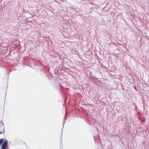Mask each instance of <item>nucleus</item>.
<instances>
[{
    "mask_svg": "<svg viewBox=\"0 0 149 149\" xmlns=\"http://www.w3.org/2000/svg\"><path fill=\"white\" fill-rule=\"evenodd\" d=\"M8 145V141L7 139H6L2 143L1 146V149H6Z\"/></svg>",
    "mask_w": 149,
    "mask_h": 149,
    "instance_id": "f257e3e1",
    "label": "nucleus"
},
{
    "mask_svg": "<svg viewBox=\"0 0 149 149\" xmlns=\"http://www.w3.org/2000/svg\"><path fill=\"white\" fill-rule=\"evenodd\" d=\"M0 123H1V124L0 125V130L5 132V127L3 123L0 122Z\"/></svg>",
    "mask_w": 149,
    "mask_h": 149,
    "instance_id": "f03ea898",
    "label": "nucleus"
},
{
    "mask_svg": "<svg viewBox=\"0 0 149 149\" xmlns=\"http://www.w3.org/2000/svg\"><path fill=\"white\" fill-rule=\"evenodd\" d=\"M65 70L64 68H62L61 69H58L57 70L58 72V73H62L64 72Z\"/></svg>",
    "mask_w": 149,
    "mask_h": 149,
    "instance_id": "7ed1b4c3",
    "label": "nucleus"
},
{
    "mask_svg": "<svg viewBox=\"0 0 149 149\" xmlns=\"http://www.w3.org/2000/svg\"><path fill=\"white\" fill-rule=\"evenodd\" d=\"M4 141V139L2 138L0 139V146L2 144Z\"/></svg>",
    "mask_w": 149,
    "mask_h": 149,
    "instance_id": "20e7f679",
    "label": "nucleus"
},
{
    "mask_svg": "<svg viewBox=\"0 0 149 149\" xmlns=\"http://www.w3.org/2000/svg\"><path fill=\"white\" fill-rule=\"evenodd\" d=\"M133 104L134 107V108L136 110L137 109V106H136V104L135 103L133 102Z\"/></svg>",
    "mask_w": 149,
    "mask_h": 149,
    "instance_id": "39448f33",
    "label": "nucleus"
},
{
    "mask_svg": "<svg viewBox=\"0 0 149 149\" xmlns=\"http://www.w3.org/2000/svg\"><path fill=\"white\" fill-rule=\"evenodd\" d=\"M62 137H63V135L62 134V133H61V139L62 141Z\"/></svg>",
    "mask_w": 149,
    "mask_h": 149,
    "instance_id": "423d86ee",
    "label": "nucleus"
},
{
    "mask_svg": "<svg viewBox=\"0 0 149 149\" xmlns=\"http://www.w3.org/2000/svg\"><path fill=\"white\" fill-rule=\"evenodd\" d=\"M4 133V132H3L1 131H0V134H3Z\"/></svg>",
    "mask_w": 149,
    "mask_h": 149,
    "instance_id": "0eeeda50",
    "label": "nucleus"
},
{
    "mask_svg": "<svg viewBox=\"0 0 149 149\" xmlns=\"http://www.w3.org/2000/svg\"><path fill=\"white\" fill-rule=\"evenodd\" d=\"M134 88L136 90V91H137V89H136V87L135 86H134Z\"/></svg>",
    "mask_w": 149,
    "mask_h": 149,
    "instance_id": "6e6552de",
    "label": "nucleus"
}]
</instances>
